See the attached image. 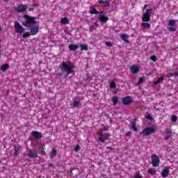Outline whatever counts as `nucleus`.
<instances>
[{
	"label": "nucleus",
	"mask_w": 178,
	"mask_h": 178,
	"mask_svg": "<svg viewBox=\"0 0 178 178\" xmlns=\"http://www.w3.org/2000/svg\"><path fill=\"white\" fill-rule=\"evenodd\" d=\"M79 47H81V51H88V46L85 44H79Z\"/></svg>",
	"instance_id": "4be33fe9"
},
{
	"label": "nucleus",
	"mask_w": 178,
	"mask_h": 178,
	"mask_svg": "<svg viewBox=\"0 0 178 178\" xmlns=\"http://www.w3.org/2000/svg\"><path fill=\"white\" fill-rule=\"evenodd\" d=\"M27 10V5L19 4L17 8H15V10L19 13L26 12Z\"/></svg>",
	"instance_id": "1a4fd4ad"
},
{
	"label": "nucleus",
	"mask_w": 178,
	"mask_h": 178,
	"mask_svg": "<svg viewBox=\"0 0 178 178\" xmlns=\"http://www.w3.org/2000/svg\"><path fill=\"white\" fill-rule=\"evenodd\" d=\"M135 178H143V177L140 176L139 175H136Z\"/></svg>",
	"instance_id": "49530a36"
},
{
	"label": "nucleus",
	"mask_w": 178,
	"mask_h": 178,
	"mask_svg": "<svg viewBox=\"0 0 178 178\" xmlns=\"http://www.w3.org/2000/svg\"><path fill=\"white\" fill-rule=\"evenodd\" d=\"M110 88H116V83L115 81L110 83Z\"/></svg>",
	"instance_id": "72a5a7b5"
},
{
	"label": "nucleus",
	"mask_w": 178,
	"mask_h": 178,
	"mask_svg": "<svg viewBox=\"0 0 178 178\" xmlns=\"http://www.w3.org/2000/svg\"><path fill=\"white\" fill-rule=\"evenodd\" d=\"M99 3H100V4L103 3L104 8H106V7H108L111 5V3L108 1H104L102 0L99 2Z\"/></svg>",
	"instance_id": "412c9836"
},
{
	"label": "nucleus",
	"mask_w": 178,
	"mask_h": 178,
	"mask_svg": "<svg viewBox=\"0 0 178 178\" xmlns=\"http://www.w3.org/2000/svg\"><path fill=\"white\" fill-rule=\"evenodd\" d=\"M57 152H58L56 151V149H54V150H53V151L51 152V155H52L53 156H56Z\"/></svg>",
	"instance_id": "79ce46f5"
},
{
	"label": "nucleus",
	"mask_w": 178,
	"mask_h": 178,
	"mask_svg": "<svg viewBox=\"0 0 178 178\" xmlns=\"http://www.w3.org/2000/svg\"><path fill=\"white\" fill-rule=\"evenodd\" d=\"M0 31H2V27L0 26Z\"/></svg>",
	"instance_id": "bf43d9fd"
},
{
	"label": "nucleus",
	"mask_w": 178,
	"mask_h": 178,
	"mask_svg": "<svg viewBox=\"0 0 178 178\" xmlns=\"http://www.w3.org/2000/svg\"><path fill=\"white\" fill-rule=\"evenodd\" d=\"M164 79H165V77L161 76L156 81L154 82V84L155 86H158V84H159L160 83H162V81L164 80Z\"/></svg>",
	"instance_id": "5701e85b"
},
{
	"label": "nucleus",
	"mask_w": 178,
	"mask_h": 178,
	"mask_svg": "<svg viewBox=\"0 0 178 178\" xmlns=\"http://www.w3.org/2000/svg\"><path fill=\"white\" fill-rule=\"evenodd\" d=\"M144 80H145V76H142L140 79L139 81L137 83V86H140V84L144 83Z\"/></svg>",
	"instance_id": "473e14b6"
},
{
	"label": "nucleus",
	"mask_w": 178,
	"mask_h": 178,
	"mask_svg": "<svg viewBox=\"0 0 178 178\" xmlns=\"http://www.w3.org/2000/svg\"><path fill=\"white\" fill-rule=\"evenodd\" d=\"M99 15V19L102 23H106L108 20H109V18H108V17H105L106 14L104 13V11H100V13Z\"/></svg>",
	"instance_id": "6e6552de"
},
{
	"label": "nucleus",
	"mask_w": 178,
	"mask_h": 178,
	"mask_svg": "<svg viewBox=\"0 0 178 178\" xmlns=\"http://www.w3.org/2000/svg\"><path fill=\"white\" fill-rule=\"evenodd\" d=\"M90 13L91 15H99L101 13V11H97L95 7H90Z\"/></svg>",
	"instance_id": "f3484780"
},
{
	"label": "nucleus",
	"mask_w": 178,
	"mask_h": 178,
	"mask_svg": "<svg viewBox=\"0 0 178 178\" xmlns=\"http://www.w3.org/2000/svg\"><path fill=\"white\" fill-rule=\"evenodd\" d=\"M131 129L134 130V131H137L138 129H137V127L136 126V122L134 121H131Z\"/></svg>",
	"instance_id": "a878e982"
},
{
	"label": "nucleus",
	"mask_w": 178,
	"mask_h": 178,
	"mask_svg": "<svg viewBox=\"0 0 178 178\" xmlns=\"http://www.w3.org/2000/svg\"><path fill=\"white\" fill-rule=\"evenodd\" d=\"M131 73H133L134 74H136V73H138L140 72V67H138L136 65H132L131 67Z\"/></svg>",
	"instance_id": "dca6fc26"
},
{
	"label": "nucleus",
	"mask_w": 178,
	"mask_h": 178,
	"mask_svg": "<svg viewBox=\"0 0 178 178\" xmlns=\"http://www.w3.org/2000/svg\"><path fill=\"white\" fill-rule=\"evenodd\" d=\"M108 149H113V148L111 147H107Z\"/></svg>",
	"instance_id": "13d9d810"
},
{
	"label": "nucleus",
	"mask_w": 178,
	"mask_h": 178,
	"mask_svg": "<svg viewBox=\"0 0 178 178\" xmlns=\"http://www.w3.org/2000/svg\"><path fill=\"white\" fill-rule=\"evenodd\" d=\"M97 26H98V25H97V24L95 23L93 25H91V26L89 27V30H90V31H93V30H96Z\"/></svg>",
	"instance_id": "7c9ffc66"
},
{
	"label": "nucleus",
	"mask_w": 178,
	"mask_h": 178,
	"mask_svg": "<svg viewBox=\"0 0 178 178\" xmlns=\"http://www.w3.org/2000/svg\"><path fill=\"white\" fill-rule=\"evenodd\" d=\"M164 133H165L167 136L170 137V138L173 136V134L172 133V131L170 130H169L168 129H166L164 131Z\"/></svg>",
	"instance_id": "cd10ccee"
},
{
	"label": "nucleus",
	"mask_w": 178,
	"mask_h": 178,
	"mask_svg": "<svg viewBox=\"0 0 178 178\" xmlns=\"http://www.w3.org/2000/svg\"><path fill=\"white\" fill-rule=\"evenodd\" d=\"M152 162L154 168L159 166V162H161V160H159V156H158L156 154H153L152 156Z\"/></svg>",
	"instance_id": "39448f33"
},
{
	"label": "nucleus",
	"mask_w": 178,
	"mask_h": 178,
	"mask_svg": "<svg viewBox=\"0 0 178 178\" xmlns=\"http://www.w3.org/2000/svg\"><path fill=\"white\" fill-rule=\"evenodd\" d=\"M40 28L38 26H33L31 28L30 33L31 35H35L38 33Z\"/></svg>",
	"instance_id": "ddd939ff"
},
{
	"label": "nucleus",
	"mask_w": 178,
	"mask_h": 178,
	"mask_svg": "<svg viewBox=\"0 0 178 178\" xmlns=\"http://www.w3.org/2000/svg\"><path fill=\"white\" fill-rule=\"evenodd\" d=\"M49 166H51V167L54 168V163H50V164L49 165Z\"/></svg>",
	"instance_id": "4d7b16f0"
},
{
	"label": "nucleus",
	"mask_w": 178,
	"mask_h": 178,
	"mask_svg": "<svg viewBox=\"0 0 178 178\" xmlns=\"http://www.w3.org/2000/svg\"><path fill=\"white\" fill-rule=\"evenodd\" d=\"M32 136H33L37 140H41V138H42V134L41 132H38L37 131H33Z\"/></svg>",
	"instance_id": "2eb2a0df"
},
{
	"label": "nucleus",
	"mask_w": 178,
	"mask_h": 178,
	"mask_svg": "<svg viewBox=\"0 0 178 178\" xmlns=\"http://www.w3.org/2000/svg\"><path fill=\"white\" fill-rule=\"evenodd\" d=\"M41 155H46L45 151L42 150V151L41 152Z\"/></svg>",
	"instance_id": "3c124183"
},
{
	"label": "nucleus",
	"mask_w": 178,
	"mask_h": 178,
	"mask_svg": "<svg viewBox=\"0 0 178 178\" xmlns=\"http://www.w3.org/2000/svg\"><path fill=\"white\" fill-rule=\"evenodd\" d=\"M122 104L126 106H129V105H131L133 104V99L131 97H125L122 99Z\"/></svg>",
	"instance_id": "0eeeda50"
},
{
	"label": "nucleus",
	"mask_w": 178,
	"mask_h": 178,
	"mask_svg": "<svg viewBox=\"0 0 178 178\" xmlns=\"http://www.w3.org/2000/svg\"><path fill=\"white\" fill-rule=\"evenodd\" d=\"M151 60H153V62H156L158 60V58H156V56H152L150 57Z\"/></svg>",
	"instance_id": "c9c22d12"
},
{
	"label": "nucleus",
	"mask_w": 178,
	"mask_h": 178,
	"mask_svg": "<svg viewBox=\"0 0 178 178\" xmlns=\"http://www.w3.org/2000/svg\"><path fill=\"white\" fill-rule=\"evenodd\" d=\"M155 131L156 129L154 127H146L141 131L140 134L146 136H151V134H154Z\"/></svg>",
	"instance_id": "7ed1b4c3"
},
{
	"label": "nucleus",
	"mask_w": 178,
	"mask_h": 178,
	"mask_svg": "<svg viewBox=\"0 0 178 178\" xmlns=\"http://www.w3.org/2000/svg\"><path fill=\"white\" fill-rule=\"evenodd\" d=\"M33 10H34V8H33L29 9V12H33Z\"/></svg>",
	"instance_id": "603ef678"
},
{
	"label": "nucleus",
	"mask_w": 178,
	"mask_h": 178,
	"mask_svg": "<svg viewBox=\"0 0 178 178\" xmlns=\"http://www.w3.org/2000/svg\"><path fill=\"white\" fill-rule=\"evenodd\" d=\"M170 169V167H165L163 171L161 172V176L162 177H168L169 176V170Z\"/></svg>",
	"instance_id": "4468645a"
},
{
	"label": "nucleus",
	"mask_w": 178,
	"mask_h": 178,
	"mask_svg": "<svg viewBox=\"0 0 178 178\" xmlns=\"http://www.w3.org/2000/svg\"><path fill=\"white\" fill-rule=\"evenodd\" d=\"M58 77H62L63 76V73H58Z\"/></svg>",
	"instance_id": "de8ad7c7"
},
{
	"label": "nucleus",
	"mask_w": 178,
	"mask_h": 178,
	"mask_svg": "<svg viewBox=\"0 0 178 178\" xmlns=\"http://www.w3.org/2000/svg\"><path fill=\"white\" fill-rule=\"evenodd\" d=\"M28 156L32 159L38 158V153L34 150H29L28 152Z\"/></svg>",
	"instance_id": "9b49d317"
},
{
	"label": "nucleus",
	"mask_w": 178,
	"mask_h": 178,
	"mask_svg": "<svg viewBox=\"0 0 178 178\" xmlns=\"http://www.w3.org/2000/svg\"><path fill=\"white\" fill-rule=\"evenodd\" d=\"M103 130L104 131L109 130V127H103Z\"/></svg>",
	"instance_id": "a18cd8bd"
},
{
	"label": "nucleus",
	"mask_w": 178,
	"mask_h": 178,
	"mask_svg": "<svg viewBox=\"0 0 178 178\" xmlns=\"http://www.w3.org/2000/svg\"><path fill=\"white\" fill-rule=\"evenodd\" d=\"M75 152H79L80 151V145H77L74 148Z\"/></svg>",
	"instance_id": "a19ab883"
},
{
	"label": "nucleus",
	"mask_w": 178,
	"mask_h": 178,
	"mask_svg": "<svg viewBox=\"0 0 178 178\" xmlns=\"http://www.w3.org/2000/svg\"><path fill=\"white\" fill-rule=\"evenodd\" d=\"M177 29L176 28L172 26L168 27V31H177Z\"/></svg>",
	"instance_id": "58836bf2"
},
{
	"label": "nucleus",
	"mask_w": 178,
	"mask_h": 178,
	"mask_svg": "<svg viewBox=\"0 0 178 178\" xmlns=\"http://www.w3.org/2000/svg\"><path fill=\"white\" fill-rule=\"evenodd\" d=\"M127 137H131V131H128V132L127 133Z\"/></svg>",
	"instance_id": "c03bdc74"
},
{
	"label": "nucleus",
	"mask_w": 178,
	"mask_h": 178,
	"mask_svg": "<svg viewBox=\"0 0 178 178\" xmlns=\"http://www.w3.org/2000/svg\"><path fill=\"white\" fill-rule=\"evenodd\" d=\"M61 24H69V19L67 17H64L60 20Z\"/></svg>",
	"instance_id": "bb28decb"
},
{
	"label": "nucleus",
	"mask_w": 178,
	"mask_h": 178,
	"mask_svg": "<svg viewBox=\"0 0 178 178\" xmlns=\"http://www.w3.org/2000/svg\"><path fill=\"white\" fill-rule=\"evenodd\" d=\"M73 106L74 108H80V106H81V104H80V101H74Z\"/></svg>",
	"instance_id": "c756f323"
},
{
	"label": "nucleus",
	"mask_w": 178,
	"mask_h": 178,
	"mask_svg": "<svg viewBox=\"0 0 178 178\" xmlns=\"http://www.w3.org/2000/svg\"><path fill=\"white\" fill-rule=\"evenodd\" d=\"M3 2H6V3H8L9 2V1H10V0H3Z\"/></svg>",
	"instance_id": "5fc2aeb1"
},
{
	"label": "nucleus",
	"mask_w": 178,
	"mask_h": 178,
	"mask_svg": "<svg viewBox=\"0 0 178 178\" xmlns=\"http://www.w3.org/2000/svg\"><path fill=\"white\" fill-rule=\"evenodd\" d=\"M142 27H143V29H151V24H149V23L147 22H143L141 24Z\"/></svg>",
	"instance_id": "393cba45"
},
{
	"label": "nucleus",
	"mask_w": 178,
	"mask_h": 178,
	"mask_svg": "<svg viewBox=\"0 0 178 178\" xmlns=\"http://www.w3.org/2000/svg\"><path fill=\"white\" fill-rule=\"evenodd\" d=\"M23 38H27V37H30V32H25L23 35Z\"/></svg>",
	"instance_id": "f704fd0d"
},
{
	"label": "nucleus",
	"mask_w": 178,
	"mask_h": 178,
	"mask_svg": "<svg viewBox=\"0 0 178 178\" xmlns=\"http://www.w3.org/2000/svg\"><path fill=\"white\" fill-rule=\"evenodd\" d=\"M168 26H170V27H175V26H176V20L170 19L168 21Z\"/></svg>",
	"instance_id": "b1692460"
},
{
	"label": "nucleus",
	"mask_w": 178,
	"mask_h": 178,
	"mask_svg": "<svg viewBox=\"0 0 178 178\" xmlns=\"http://www.w3.org/2000/svg\"><path fill=\"white\" fill-rule=\"evenodd\" d=\"M174 74L172 72H170L169 74H167V77H173Z\"/></svg>",
	"instance_id": "37998d69"
},
{
	"label": "nucleus",
	"mask_w": 178,
	"mask_h": 178,
	"mask_svg": "<svg viewBox=\"0 0 178 178\" xmlns=\"http://www.w3.org/2000/svg\"><path fill=\"white\" fill-rule=\"evenodd\" d=\"M24 19H25V22H22V26H24L25 27H30V26H37V24L38 23L37 21H35V19L37 18L28 15H24Z\"/></svg>",
	"instance_id": "f257e3e1"
},
{
	"label": "nucleus",
	"mask_w": 178,
	"mask_h": 178,
	"mask_svg": "<svg viewBox=\"0 0 178 178\" xmlns=\"http://www.w3.org/2000/svg\"><path fill=\"white\" fill-rule=\"evenodd\" d=\"M172 122H173V123H176V122H177V116L176 115H172Z\"/></svg>",
	"instance_id": "e433bc0d"
},
{
	"label": "nucleus",
	"mask_w": 178,
	"mask_h": 178,
	"mask_svg": "<svg viewBox=\"0 0 178 178\" xmlns=\"http://www.w3.org/2000/svg\"><path fill=\"white\" fill-rule=\"evenodd\" d=\"M128 38H129V36L126 33H123L121 35V39L122 40V41H125V42H127L129 41L127 40Z\"/></svg>",
	"instance_id": "c85d7f7f"
},
{
	"label": "nucleus",
	"mask_w": 178,
	"mask_h": 178,
	"mask_svg": "<svg viewBox=\"0 0 178 178\" xmlns=\"http://www.w3.org/2000/svg\"><path fill=\"white\" fill-rule=\"evenodd\" d=\"M174 76H175V77H178V72H175L174 74Z\"/></svg>",
	"instance_id": "09e8293b"
},
{
	"label": "nucleus",
	"mask_w": 178,
	"mask_h": 178,
	"mask_svg": "<svg viewBox=\"0 0 178 178\" xmlns=\"http://www.w3.org/2000/svg\"><path fill=\"white\" fill-rule=\"evenodd\" d=\"M152 12V9H147L145 14L143 15V21L148 23L151 20V13Z\"/></svg>",
	"instance_id": "20e7f679"
},
{
	"label": "nucleus",
	"mask_w": 178,
	"mask_h": 178,
	"mask_svg": "<svg viewBox=\"0 0 178 178\" xmlns=\"http://www.w3.org/2000/svg\"><path fill=\"white\" fill-rule=\"evenodd\" d=\"M70 51H76V49H79V44H70L68 47Z\"/></svg>",
	"instance_id": "a211bd4d"
},
{
	"label": "nucleus",
	"mask_w": 178,
	"mask_h": 178,
	"mask_svg": "<svg viewBox=\"0 0 178 178\" xmlns=\"http://www.w3.org/2000/svg\"><path fill=\"white\" fill-rule=\"evenodd\" d=\"M8 69H9V64L5 63L1 66V67L0 68V70H1V72H6V70H8Z\"/></svg>",
	"instance_id": "aec40b11"
},
{
	"label": "nucleus",
	"mask_w": 178,
	"mask_h": 178,
	"mask_svg": "<svg viewBox=\"0 0 178 178\" xmlns=\"http://www.w3.org/2000/svg\"><path fill=\"white\" fill-rule=\"evenodd\" d=\"M169 138H170V137L166 136L164 138V140H169Z\"/></svg>",
	"instance_id": "8fccbe9b"
},
{
	"label": "nucleus",
	"mask_w": 178,
	"mask_h": 178,
	"mask_svg": "<svg viewBox=\"0 0 178 178\" xmlns=\"http://www.w3.org/2000/svg\"><path fill=\"white\" fill-rule=\"evenodd\" d=\"M86 80H88V81H90L91 80V76H88Z\"/></svg>",
	"instance_id": "864d4df0"
},
{
	"label": "nucleus",
	"mask_w": 178,
	"mask_h": 178,
	"mask_svg": "<svg viewBox=\"0 0 178 178\" xmlns=\"http://www.w3.org/2000/svg\"><path fill=\"white\" fill-rule=\"evenodd\" d=\"M148 5H145L144 7H143V9H147Z\"/></svg>",
	"instance_id": "6e6d98bb"
},
{
	"label": "nucleus",
	"mask_w": 178,
	"mask_h": 178,
	"mask_svg": "<svg viewBox=\"0 0 178 178\" xmlns=\"http://www.w3.org/2000/svg\"><path fill=\"white\" fill-rule=\"evenodd\" d=\"M112 101L113 105H118V102H119V99L118 98V97H113Z\"/></svg>",
	"instance_id": "2f4dec72"
},
{
	"label": "nucleus",
	"mask_w": 178,
	"mask_h": 178,
	"mask_svg": "<svg viewBox=\"0 0 178 178\" xmlns=\"http://www.w3.org/2000/svg\"><path fill=\"white\" fill-rule=\"evenodd\" d=\"M22 149V146L20 145H14V156H17L20 154V150Z\"/></svg>",
	"instance_id": "f8f14e48"
},
{
	"label": "nucleus",
	"mask_w": 178,
	"mask_h": 178,
	"mask_svg": "<svg viewBox=\"0 0 178 178\" xmlns=\"http://www.w3.org/2000/svg\"><path fill=\"white\" fill-rule=\"evenodd\" d=\"M15 31L19 34H22V33L26 30L18 22L15 24Z\"/></svg>",
	"instance_id": "423d86ee"
},
{
	"label": "nucleus",
	"mask_w": 178,
	"mask_h": 178,
	"mask_svg": "<svg viewBox=\"0 0 178 178\" xmlns=\"http://www.w3.org/2000/svg\"><path fill=\"white\" fill-rule=\"evenodd\" d=\"M146 119H148V120H150L151 122L154 120V118H152V115H146Z\"/></svg>",
	"instance_id": "4c0bfd02"
},
{
	"label": "nucleus",
	"mask_w": 178,
	"mask_h": 178,
	"mask_svg": "<svg viewBox=\"0 0 178 178\" xmlns=\"http://www.w3.org/2000/svg\"><path fill=\"white\" fill-rule=\"evenodd\" d=\"M106 45L107 47H113V43H112L111 42H106Z\"/></svg>",
	"instance_id": "ea45409f"
},
{
	"label": "nucleus",
	"mask_w": 178,
	"mask_h": 178,
	"mask_svg": "<svg viewBox=\"0 0 178 178\" xmlns=\"http://www.w3.org/2000/svg\"><path fill=\"white\" fill-rule=\"evenodd\" d=\"M100 136L101 137L99 138V141H100V143H105V140L111 137V134H101Z\"/></svg>",
	"instance_id": "9d476101"
},
{
	"label": "nucleus",
	"mask_w": 178,
	"mask_h": 178,
	"mask_svg": "<svg viewBox=\"0 0 178 178\" xmlns=\"http://www.w3.org/2000/svg\"><path fill=\"white\" fill-rule=\"evenodd\" d=\"M147 174L151 175V176H154L156 175V170L155 168H149L147 170Z\"/></svg>",
	"instance_id": "6ab92c4d"
},
{
	"label": "nucleus",
	"mask_w": 178,
	"mask_h": 178,
	"mask_svg": "<svg viewBox=\"0 0 178 178\" xmlns=\"http://www.w3.org/2000/svg\"><path fill=\"white\" fill-rule=\"evenodd\" d=\"M60 69L63 73H65V77H67L69 74H72L74 73V70H73V69H74V65H69L65 61L63 62L60 66Z\"/></svg>",
	"instance_id": "f03ea898"
}]
</instances>
